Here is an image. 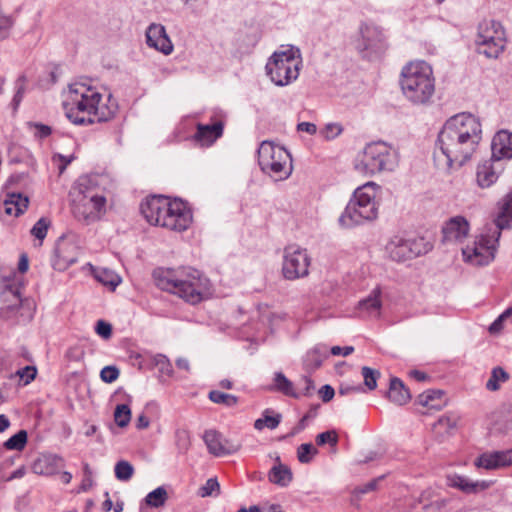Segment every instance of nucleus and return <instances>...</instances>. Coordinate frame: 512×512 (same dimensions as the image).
I'll return each mask as SVG.
<instances>
[{
	"label": "nucleus",
	"mask_w": 512,
	"mask_h": 512,
	"mask_svg": "<svg viewBox=\"0 0 512 512\" xmlns=\"http://www.w3.org/2000/svg\"><path fill=\"white\" fill-rule=\"evenodd\" d=\"M482 139V126L470 113L450 117L438 134L434 151L435 164L448 170L460 168L476 152Z\"/></svg>",
	"instance_id": "nucleus-1"
},
{
	"label": "nucleus",
	"mask_w": 512,
	"mask_h": 512,
	"mask_svg": "<svg viewBox=\"0 0 512 512\" xmlns=\"http://www.w3.org/2000/svg\"><path fill=\"white\" fill-rule=\"evenodd\" d=\"M102 95L96 88L83 83L69 86L63 101L66 117L75 125H90L111 119L115 109L101 105Z\"/></svg>",
	"instance_id": "nucleus-2"
},
{
	"label": "nucleus",
	"mask_w": 512,
	"mask_h": 512,
	"mask_svg": "<svg viewBox=\"0 0 512 512\" xmlns=\"http://www.w3.org/2000/svg\"><path fill=\"white\" fill-rule=\"evenodd\" d=\"M156 285L176 294L190 304H198L210 295V281L191 267L157 269L153 273Z\"/></svg>",
	"instance_id": "nucleus-3"
},
{
	"label": "nucleus",
	"mask_w": 512,
	"mask_h": 512,
	"mask_svg": "<svg viewBox=\"0 0 512 512\" xmlns=\"http://www.w3.org/2000/svg\"><path fill=\"white\" fill-rule=\"evenodd\" d=\"M140 210L150 224L172 231H185L192 222L190 209L178 199L152 196L141 203Z\"/></svg>",
	"instance_id": "nucleus-4"
},
{
	"label": "nucleus",
	"mask_w": 512,
	"mask_h": 512,
	"mask_svg": "<svg viewBox=\"0 0 512 512\" xmlns=\"http://www.w3.org/2000/svg\"><path fill=\"white\" fill-rule=\"evenodd\" d=\"M400 87L404 97L414 105H426L435 93V77L430 64L423 60L406 64L400 74Z\"/></svg>",
	"instance_id": "nucleus-5"
},
{
	"label": "nucleus",
	"mask_w": 512,
	"mask_h": 512,
	"mask_svg": "<svg viewBox=\"0 0 512 512\" xmlns=\"http://www.w3.org/2000/svg\"><path fill=\"white\" fill-rule=\"evenodd\" d=\"M374 182H367L358 187L344 211L339 217V224L343 228H352L378 217V203L376 202L377 189Z\"/></svg>",
	"instance_id": "nucleus-6"
},
{
	"label": "nucleus",
	"mask_w": 512,
	"mask_h": 512,
	"mask_svg": "<svg viewBox=\"0 0 512 512\" xmlns=\"http://www.w3.org/2000/svg\"><path fill=\"white\" fill-rule=\"evenodd\" d=\"M399 161L400 155L394 146L384 141H373L364 147L354 168L359 174L372 177L395 171Z\"/></svg>",
	"instance_id": "nucleus-7"
},
{
	"label": "nucleus",
	"mask_w": 512,
	"mask_h": 512,
	"mask_svg": "<svg viewBox=\"0 0 512 512\" xmlns=\"http://www.w3.org/2000/svg\"><path fill=\"white\" fill-rule=\"evenodd\" d=\"M302 66L300 50L294 46L275 51L268 59L265 69L269 79L279 87H284L299 77Z\"/></svg>",
	"instance_id": "nucleus-8"
},
{
	"label": "nucleus",
	"mask_w": 512,
	"mask_h": 512,
	"mask_svg": "<svg viewBox=\"0 0 512 512\" xmlns=\"http://www.w3.org/2000/svg\"><path fill=\"white\" fill-rule=\"evenodd\" d=\"M78 194L74 199L73 213L87 223L101 218L106 210V198L92 186L89 177H81L77 183Z\"/></svg>",
	"instance_id": "nucleus-9"
},
{
	"label": "nucleus",
	"mask_w": 512,
	"mask_h": 512,
	"mask_svg": "<svg viewBox=\"0 0 512 512\" xmlns=\"http://www.w3.org/2000/svg\"><path fill=\"white\" fill-rule=\"evenodd\" d=\"M258 163L261 170L275 181L287 179L292 173L289 152L271 141H263L258 148Z\"/></svg>",
	"instance_id": "nucleus-10"
},
{
	"label": "nucleus",
	"mask_w": 512,
	"mask_h": 512,
	"mask_svg": "<svg viewBox=\"0 0 512 512\" xmlns=\"http://www.w3.org/2000/svg\"><path fill=\"white\" fill-rule=\"evenodd\" d=\"M500 236L498 228L486 226L471 244L462 248L464 261L473 266L488 265L495 258Z\"/></svg>",
	"instance_id": "nucleus-11"
},
{
	"label": "nucleus",
	"mask_w": 512,
	"mask_h": 512,
	"mask_svg": "<svg viewBox=\"0 0 512 512\" xmlns=\"http://www.w3.org/2000/svg\"><path fill=\"white\" fill-rule=\"evenodd\" d=\"M505 31L495 20H483L478 26V52L487 58H497L505 47Z\"/></svg>",
	"instance_id": "nucleus-12"
},
{
	"label": "nucleus",
	"mask_w": 512,
	"mask_h": 512,
	"mask_svg": "<svg viewBox=\"0 0 512 512\" xmlns=\"http://www.w3.org/2000/svg\"><path fill=\"white\" fill-rule=\"evenodd\" d=\"M311 259L307 250L298 245L285 247L283 253L282 273L287 280H296L309 274Z\"/></svg>",
	"instance_id": "nucleus-13"
},
{
	"label": "nucleus",
	"mask_w": 512,
	"mask_h": 512,
	"mask_svg": "<svg viewBox=\"0 0 512 512\" xmlns=\"http://www.w3.org/2000/svg\"><path fill=\"white\" fill-rule=\"evenodd\" d=\"M361 42L359 47L369 53H381L387 48V39L383 29L374 23L366 22L360 27Z\"/></svg>",
	"instance_id": "nucleus-14"
},
{
	"label": "nucleus",
	"mask_w": 512,
	"mask_h": 512,
	"mask_svg": "<svg viewBox=\"0 0 512 512\" xmlns=\"http://www.w3.org/2000/svg\"><path fill=\"white\" fill-rule=\"evenodd\" d=\"M78 256L79 247L76 243L68 237H62L57 241L52 266L57 271H65L77 262Z\"/></svg>",
	"instance_id": "nucleus-15"
},
{
	"label": "nucleus",
	"mask_w": 512,
	"mask_h": 512,
	"mask_svg": "<svg viewBox=\"0 0 512 512\" xmlns=\"http://www.w3.org/2000/svg\"><path fill=\"white\" fill-rule=\"evenodd\" d=\"M203 440L209 453L215 457H223L235 454L241 448L240 442L227 439L216 430L205 431Z\"/></svg>",
	"instance_id": "nucleus-16"
},
{
	"label": "nucleus",
	"mask_w": 512,
	"mask_h": 512,
	"mask_svg": "<svg viewBox=\"0 0 512 512\" xmlns=\"http://www.w3.org/2000/svg\"><path fill=\"white\" fill-rule=\"evenodd\" d=\"M388 256L397 262L412 259L420 254L415 241L398 236L393 237L386 245Z\"/></svg>",
	"instance_id": "nucleus-17"
},
{
	"label": "nucleus",
	"mask_w": 512,
	"mask_h": 512,
	"mask_svg": "<svg viewBox=\"0 0 512 512\" xmlns=\"http://www.w3.org/2000/svg\"><path fill=\"white\" fill-rule=\"evenodd\" d=\"M503 170V162L492 158L480 162L476 168L477 185L482 189L491 187L496 183Z\"/></svg>",
	"instance_id": "nucleus-18"
},
{
	"label": "nucleus",
	"mask_w": 512,
	"mask_h": 512,
	"mask_svg": "<svg viewBox=\"0 0 512 512\" xmlns=\"http://www.w3.org/2000/svg\"><path fill=\"white\" fill-rule=\"evenodd\" d=\"M146 43L149 47L169 55L173 52V44L168 37L165 27L161 24L152 23L146 30Z\"/></svg>",
	"instance_id": "nucleus-19"
},
{
	"label": "nucleus",
	"mask_w": 512,
	"mask_h": 512,
	"mask_svg": "<svg viewBox=\"0 0 512 512\" xmlns=\"http://www.w3.org/2000/svg\"><path fill=\"white\" fill-rule=\"evenodd\" d=\"M512 451H491L479 455L474 465L485 470H498L512 465Z\"/></svg>",
	"instance_id": "nucleus-20"
},
{
	"label": "nucleus",
	"mask_w": 512,
	"mask_h": 512,
	"mask_svg": "<svg viewBox=\"0 0 512 512\" xmlns=\"http://www.w3.org/2000/svg\"><path fill=\"white\" fill-rule=\"evenodd\" d=\"M470 225L463 216L450 218L442 228L444 242H462L468 236Z\"/></svg>",
	"instance_id": "nucleus-21"
},
{
	"label": "nucleus",
	"mask_w": 512,
	"mask_h": 512,
	"mask_svg": "<svg viewBox=\"0 0 512 512\" xmlns=\"http://www.w3.org/2000/svg\"><path fill=\"white\" fill-rule=\"evenodd\" d=\"M502 162L512 158V133L501 130L497 132L491 142V157Z\"/></svg>",
	"instance_id": "nucleus-22"
},
{
	"label": "nucleus",
	"mask_w": 512,
	"mask_h": 512,
	"mask_svg": "<svg viewBox=\"0 0 512 512\" xmlns=\"http://www.w3.org/2000/svg\"><path fill=\"white\" fill-rule=\"evenodd\" d=\"M446 483L449 487L456 488L466 494H474L486 490L492 484L491 481H471L468 477L456 473L449 474L446 477Z\"/></svg>",
	"instance_id": "nucleus-23"
},
{
	"label": "nucleus",
	"mask_w": 512,
	"mask_h": 512,
	"mask_svg": "<svg viewBox=\"0 0 512 512\" xmlns=\"http://www.w3.org/2000/svg\"><path fill=\"white\" fill-rule=\"evenodd\" d=\"M223 134V123L217 121L213 124H197L194 140L201 146H210Z\"/></svg>",
	"instance_id": "nucleus-24"
},
{
	"label": "nucleus",
	"mask_w": 512,
	"mask_h": 512,
	"mask_svg": "<svg viewBox=\"0 0 512 512\" xmlns=\"http://www.w3.org/2000/svg\"><path fill=\"white\" fill-rule=\"evenodd\" d=\"M63 461L53 454H42L32 464L31 469L37 475L50 476L56 474L62 467Z\"/></svg>",
	"instance_id": "nucleus-25"
},
{
	"label": "nucleus",
	"mask_w": 512,
	"mask_h": 512,
	"mask_svg": "<svg viewBox=\"0 0 512 512\" xmlns=\"http://www.w3.org/2000/svg\"><path fill=\"white\" fill-rule=\"evenodd\" d=\"M380 296L381 289L376 287L365 299L359 301L357 308L360 314L366 317H378L382 307Z\"/></svg>",
	"instance_id": "nucleus-26"
},
{
	"label": "nucleus",
	"mask_w": 512,
	"mask_h": 512,
	"mask_svg": "<svg viewBox=\"0 0 512 512\" xmlns=\"http://www.w3.org/2000/svg\"><path fill=\"white\" fill-rule=\"evenodd\" d=\"M491 226L498 228L499 232L512 227V192L499 202V212Z\"/></svg>",
	"instance_id": "nucleus-27"
},
{
	"label": "nucleus",
	"mask_w": 512,
	"mask_h": 512,
	"mask_svg": "<svg viewBox=\"0 0 512 512\" xmlns=\"http://www.w3.org/2000/svg\"><path fill=\"white\" fill-rule=\"evenodd\" d=\"M28 203V197L19 193H12L7 195V198L3 202V207L7 215L18 217L25 212Z\"/></svg>",
	"instance_id": "nucleus-28"
},
{
	"label": "nucleus",
	"mask_w": 512,
	"mask_h": 512,
	"mask_svg": "<svg viewBox=\"0 0 512 512\" xmlns=\"http://www.w3.org/2000/svg\"><path fill=\"white\" fill-rule=\"evenodd\" d=\"M276 462L268 473L269 481L275 485L286 487L292 481L293 475L290 468L280 462V457L276 456Z\"/></svg>",
	"instance_id": "nucleus-29"
},
{
	"label": "nucleus",
	"mask_w": 512,
	"mask_h": 512,
	"mask_svg": "<svg viewBox=\"0 0 512 512\" xmlns=\"http://www.w3.org/2000/svg\"><path fill=\"white\" fill-rule=\"evenodd\" d=\"M388 398L391 402L401 406L410 401L411 395L399 378H392L390 380Z\"/></svg>",
	"instance_id": "nucleus-30"
},
{
	"label": "nucleus",
	"mask_w": 512,
	"mask_h": 512,
	"mask_svg": "<svg viewBox=\"0 0 512 512\" xmlns=\"http://www.w3.org/2000/svg\"><path fill=\"white\" fill-rule=\"evenodd\" d=\"M443 395L442 390H427L418 396L417 402L424 407L440 410L444 404Z\"/></svg>",
	"instance_id": "nucleus-31"
},
{
	"label": "nucleus",
	"mask_w": 512,
	"mask_h": 512,
	"mask_svg": "<svg viewBox=\"0 0 512 512\" xmlns=\"http://www.w3.org/2000/svg\"><path fill=\"white\" fill-rule=\"evenodd\" d=\"M93 275L95 279L114 291L121 283V277L115 272L105 268H93Z\"/></svg>",
	"instance_id": "nucleus-32"
},
{
	"label": "nucleus",
	"mask_w": 512,
	"mask_h": 512,
	"mask_svg": "<svg viewBox=\"0 0 512 512\" xmlns=\"http://www.w3.org/2000/svg\"><path fill=\"white\" fill-rule=\"evenodd\" d=\"M509 380V374L500 366L494 367L491 371L490 378L486 382L485 388L488 391H498L501 387V383H505Z\"/></svg>",
	"instance_id": "nucleus-33"
},
{
	"label": "nucleus",
	"mask_w": 512,
	"mask_h": 512,
	"mask_svg": "<svg viewBox=\"0 0 512 512\" xmlns=\"http://www.w3.org/2000/svg\"><path fill=\"white\" fill-rule=\"evenodd\" d=\"M274 388L284 395L294 398L299 397V394L294 390L293 383L282 372L275 373Z\"/></svg>",
	"instance_id": "nucleus-34"
},
{
	"label": "nucleus",
	"mask_w": 512,
	"mask_h": 512,
	"mask_svg": "<svg viewBox=\"0 0 512 512\" xmlns=\"http://www.w3.org/2000/svg\"><path fill=\"white\" fill-rule=\"evenodd\" d=\"M168 499L167 491L164 487H158L147 494L145 502L148 506L159 508L164 506Z\"/></svg>",
	"instance_id": "nucleus-35"
},
{
	"label": "nucleus",
	"mask_w": 512,
	"mask_h": 512,
	"mask_svg": "<svg viewBox=\"0 0 512 512\" xmlns=\"http://www.w3.org/2000/svg\"><path fill=\"white\" fill-rule=\"evenodd\" d=\"M208 398L213 403L221 404L226 407H234L238 404V397L218 390L210 391L208 394Z\"/></svg>",
	"instance_id": "nucleus-36"
},
{
	"label": "nucleus",
	"mask_w": 512,
	"mask_h": 512,
	"mask_svg": "<svg viewBox=\"0 0 512 512\" xmlns=\"http://www.w3.org/2000/svg\"><path fill=\"white\" fill-rule=\"evenodd\" d=\"M28 434L26 430H20L4 442L7 450L22 451L27 444Z\"/></svg>",
	"instance_id": "nucleus-37"
},
{
	"label": "nucleus",
	"mask_w": 512,
	"mask_h": 512,
	"mask_svg": "<svg viewBox=\"0 0 512 512\" xmlns=\"http://www.w3.org/2000/svg\"><path fill=\"white\" fill-rule=\"evenodd\" d=\"M151 363L158 368L159 372L162 375L172 377L174 375V370L172 363L169 358L164 354H155L151 356Z\"/></svg>",
	"instance_id": "nucleus-38"
},
{
	"label": "nucleus",
	"mask_w": 512,
	"mask_h": 512,
	"mask_svg": "<svg viewBox=\"0 0 512 512\" xmlns=\"http://www.w3.org/2000/svg\"><path fill=\"white\" fill-rule=\"evenodd\" d=\"M115 477L119 481H129L134 474V467L126 460H120L114 467Z\"/></svg>",
	"instance_id": "nucleus-39"
},
{
	"label": "nucleus",
	"mask_w": 512,
	"mask_h": 512,
	"mask_svg": "<svg viewBox=\"0 0 512 512\" xmlns=\"http://www.w3.org/2000/svg\"><path fill=\"white\" fill-rule=\"evenodd\" d=\"M269 413L270 411L268 409L265 410L263 413V417L255 421V429L262 430L263 428L267 427L273 430L279 425L281 421V415L277 414L276 416H271Z\"/></svg>",
	"instance_id": "nucleus-40"
},
{
	"label": "nucleus",
	"mask_w": 512,
	"mask_h": 512,
	"mask_svg": "<svg viewBox=\"0 0 512 512\" xmlns=\"http://www.w3.org/2000/svg\"><path fill=\"white\" fill-rule=\"evenodd\" d=\"M50 226L51 221L46 217H41L31 228L30 233L39 241V246L42 245Z\"/></svg>",
	"instance_id": "nucleus-41"
},
{
	"label": "nucleus",
	"mask_w": 512,
	"mask_h": 512,
	"mask_svg": "<svg viewBox=\"0 0 512 512\" xmlns=\"http://www.w3.org/2000/svg\"><path fill=\"white\" fill-rule=\"evenodd\" d=\"M131 419V410L128 405L120 404L114 411V420L119 427H126Z\"/></svg>",
	"instance_id": "nucleus-42"
},
{
	"label": "nucleus",
	"mask_w": 512,
	"mask_h": 512,
	"mask_svg": "<svg viewBox=\"0 0 512 512\" xmlns=\"http://www.w3.org/2000/svg\"><path fill=\"white\" fill-rule=\"evenodd\" d=\"M361 374L364 379L365 386L370 390H374L377 387V380L380 377V371L377 369H372L370 367L364 366L361 369Z\"/></svg>",
	"instance_id": "nucleus-43"
},
{
	"label": "nucleus",
	"mask_w": 512,
	"mask_h": 512,
	"mask_svg": "<svg viewBox=\"0 0 512 512\" xmlns=\"http://www.w3.org/2000/svg\"><path fill=\"white\" fill-rule=\"evenodd\" d=\"M316 453L317 449L311 443L301 444L297 449L298 460L305 464L311 462Z\"/></svg>",
	"instance_id": "nucleus-44"
},
{
	"label": "nucleus",
	"mask_w": 512,
	"mask_h": 512,
	"mask_svg": "<svg viewBox=\"0 0 512 512\" xmlns=\"http://www.w3.org/2000/svg\"><path fill=\"white\" fill-rule=\"evenodd\" d=\"M26 76L25 75H21L17 78L16 82H15V95L13 97V100H12V104L14 106V109L16 110L17 107L19 106V104L21 103L23 97H24V94H25V91H26Z\"/></svg>",
	"instance_id": "nucleus-45"
},
{
	"label": "nucleus",
	"mask_w": 512,
	"mask_h": 512,
	"mask_svg": "<svg viewBox=\"0 0 512 512\" xmlns=\"http://www.w3.org/2000/svg\"><path fill=\"white\" fill-rule=\"evenodd\" d=\"M338 442V435L335 431H325L316 436V443L319 446L330 444L331 446H336Z\"/></svg>",
	"instance_id": "nucleus-46"
},
{
	"label": "nucleus",
	"mask_w": 512,
	"mask_h": 512,
	"mask_svg": "<svg viewBox=\"0 0 512 512\" xmlns=\"http://www.w3.org/2000/svg\"><path fill=\"white\" fill-rule=\"evenodd\" d=\"M119 374L116 366H105L100 372V378L105 383H113L118 379Z\"/></svg>",
	"instance_id": "nucleus-47"
},
{
	"label": "nucleus",
	"mask_w": 512,
	"mask_h": 512,
	"mask_svg": "<svg viewBox=\"0 0 512 512\" xmlns=\"http://www.w3.org/2000/svg\"><path fill=\"white\" fill-rule=\"evenodd\" d=\"M220 485L216 478H209L205 485L200 488L201 497L211 496L215 491H219Z\"/></svg>",
	"instance_id": "nucleus-48"
},
{
	"label": "nucleus",
	"mask_w": 512,
	"mask_h": 512,
	"mask_svg": "<svg viewBox=\"0 0 512 512\" xmlns=\"http://www.w3.org/2000/svg\"><path fill=\"white\" fill-rule=\"evenodd\" d=\"M14 21L10 16H0V40L6 39L13 27Z\"/></svg>",
	"instance_id": "nucleus-49"
},
{
	"label": "nucleus",
	"mask_w": 512,
	"mask_h": 512,
	"mask_svg": "<svg viewBox=\"0 0 512 512\" xmlns=\"http://www.w3.org/2000/svg\"><path fill=\"white\" fill-rule=\"evenodd\" d=\"M37 374V369L35 366H26L17 371V375L24 380V384H29L32 380L35 379Z\"/></svg>",
	"instance_id": "nucleus-50"
},
{
	"label": "nucleus",
	"mask_w": 512,
	"mask_h": 512,
	"mask_svg": "<svg viewBox=\"0 0 512 512\" xmlns=\"http://www.w3.org/2000/svg\"><path fill=\"white\" fill-rule=\"evenodd\" d=\"M96 333L104 339H109L112 335V326L108 322L99 320L95 327Z\"/></svg>",
	"instance_id": "nucleus-51"
},
{
	"label": "nucleus",
	"mask_w": 512,
	"mask_h": 512,
	"mask_svg": "<svg viewBox=\"0 0 512 512\" xmlns=\"http://www.w3.org/2000/svg\"><path fill=\"white\" fill-rule=\"evenodd\" d=\"M301 381L303 382V387L300 389L299 392H297L299 394V397L301 395H304V396L312 395V393L315 389L313 381L307 376H304Z\"/></svg>",
	"instance_id": "nucleus-52"
},
{
	"label": "nucleus",
	"mask_w": 512,
	"mask_h": 512,
	"mask_svg": "<svg viewBox=\"0 0 512 512\" xmlns=\"http://www.w3.org/2000/svg\"><path fill=\"white\" fill-rule=\"evenodd\" d=\"M342 132V127L337 123L327 124L325 127V137L327 139H332L338 136Z\"/></svg>",
	"instance_id": "nucleus-53"
},
{
	"label": "nucleus",
	"mask_w": 512,
	"mask_h": 512,
	"mask_svg": "<svg viewBox=\"0 0 512 512\" xmlns=\"http://www.w3.org/2000/svg\"><path fill=\"white\" fill-rule=\"evenodd\" d=\"M319 395L323 402H329L335 395V391L330 385H324L319 390Z\"/></svg>",
	"instance_id": "nucleus-54"
},
{
	"label": "nucleus",
	"mask_w": 512,
	"mask_h": 512,
	"mask_svg": "<svg viewBox=\"0 0 512 512\" xmlns=\"http://www.w3.org/2000/svg\"><path fill=\"white\" fill-rule=\"evenodd\" d=\"M353 351H354V347L353 346H345V347L333 346L331 348V353H332V355H335V356H338V355L348 356Z\"/></svg>",
	"instance_id": "nucleus-55"
},
{
	"label": "nucleus",
	"mask_w": 512,
	"mask_h": 512,
	"mask_svg": "<svg viewBox=\"0 0 512 512\" xmlns=\"http://www.w3.org/2000/svg\"><path fill=\"white\" fill-rule=\"evenodd\" d=\"M380 479H382V477H380L378 479H374V480L368 482L367 484L357 488L356 489L357 493H359V494H366L368 492H371V491L375 490L376 487H377L378 481Z\"/></svg>",
	"instance_id": "nucleus-56"
},
{
	"label": "nucleus",
	"mask_w": 512,
	"mask_h": 512,
	"mask_svg": "<svg viewBox=\"0 0 512 512\" xmlns=\"http://www.w3.org/2000/svg\"><path fill=\"white\" fill-rule=\"evenodd\" d=\"M298 131L306 132L308 134H315L317 131V127L314 123L310 122H301L297 125Z\"/></svg>",
	"instance_id": "nucleus-57"
},
{
	"label": "nucleus",
	"mask_w": 512,
	"mask_h": 512,
	"mask_svg": "<svg viewBox=\"0 0 512 512\" xmlns=\"http://www.w3.org/2000/svg\"><path fill=\"white\" fill-rule=\"evenodd\" d=\"M34 127L37 130L36 135L39 136L40 138L48 137L52 132V130L49 126L41 124V123L34 124Z\"/></svg>",
	"instance_id": "nucleus-58"
},
{
	"label": "nucleus",
	"mask_w": 512,
	"mask_h": 512,
	"mask_svg": "<svg viewBox=\"0 0 512 512\" xmlns=\"http://www.w3.org/2000/svg\"><path fill=\"white\" fill-rule=\"evenodd\" d=\"M26 473L25 467H20L13 471L8 477H4V482H10L14 479L22 478Z\"/></svg>",
	"instance_id": "nucleus-59"
},
{
	"label": "nucleus",
	"mask_w": 512,
	"mask_h": 512,
	"mask_svg": "<svg viewBox=\"0 0 512 512\" xmlns=\"http://www.w3.org/2000/svg\"><path fill=\"white\" fill-rule=\"evenodd\" d=\"M438 424L451 429V428L456 427V420L449 416H444L439 419Z\"/></svg>",
	"instance_id": "nucleus-60"
},
{
	"label": "nucleus",
	"mask_w": 512,
	"mask_h": 512,
	"mask_svg": "<svg viewBox=\"0 0 512 512\" xmlns=\"http://www.w3.org/2000/svg\"><path fill=\"white\" fill-rule=\"evenodd\" d=\"M176 366L178 369L185 370L187 372H190L191 370L189 360L184 357L177 358Z\"/></svg>",
	"instance_id": "nucleus-61"
},
{
	"label": "nucleus",
	"mask_w": 512,
	"mask_h": 512,
	"mask_svg": "<svg viewBox=\"0 0 512 512\" xmlns=\"http://www.w3.org/2000/svg\"><path fill=\"white\" fill-rule=\"evenodd\" d=\"M149 423H150L149 419L145 415L141 414L137 418L136 427L138 429H145V428H147L149 426Z\"/></svg>",
	"instance_id": "nucleus-62"
},
{
	"label": "nucleus",
	"mask_w": 512,
	"mask_h": 512,
	"mask_svg": "<svg viewBox=\"0 0 512 512\" xmlns=\"http://www.w3.org/2000/svg\"><path fill=\"white\" fill-rule=\"evenodd\" d=\"M503 317L500 315L489 327L491 333H496L502 328Z\"/></svg>",
	"instance_id": "nucleus-63"
},
{
	"label": "nucleus",
	"mask_w": 512,
	"mask_h": 512,
	"mask_svg": "<svg viewBox=\"0 0 512 512\" xmlns=\"http://www.w3.org/2000/svg\"><path fill=\"white\" fill-rule=\"evenodd\" d=\"M28 267H29L28 258L26 255H22L19 260V263H18V270L21 273H25L28 270Z\"/></svg>",
	"instance_id": "nucleus-64"
}]
</instances>
